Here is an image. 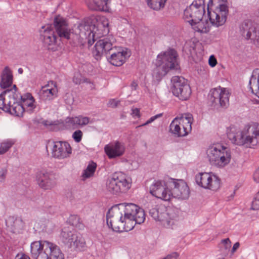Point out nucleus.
<instances>
[{
    "mask_svg": "<svg viewBox=\"0 0 259 259\" xmlns=\"http://www.w3.org/2000/svg\"><path fill=\"white\" fill-rule=\"evenodd\" d=\"M145 220L144 210L133 203L120 204L111 208L107 214V224L117 232H128L136 224H141Z\"/></svg>",
    "mask_w": 259,
    "mask_h": 259,
    "instance_id": "obj_1",
    "label": "nucleus"
},
{
    "mask_svg": "<svg viewBox=\"0 0 259 259\" xmlns=\"http://www.w3.org/2000/svg\"><path fill=\"white\" fill-rule=\"evenodd\" d=\"M114 39L108 36L97 41L93 50L95 58L100 60L104 54L111 51V55L108 59L112 65L120 67L124 64L131 55V51L127 48L122 47H113Z\"/></svg>",
    "mask_w": 259,
    "mask_h": 259,
    "instance_id": "obj_2",
    "label": "nucleus"
},
{
    "mask_svg": "<svg viewBox=\"0 0 259 259\" xmlns=\"http://www.w3.org/2000/svg\"><path fill=\"white\" fill-rule=\"evenodd\" d=\"M227 135L231 142L238 146L256 148L259 146V123L252 121L240 130L234 126L227 130Z\"/></svg>",
    "mask_w": 259,
    "mask_h": 259,
    "instance_id": "obj_3",
    "label": "nucleus"
},
{
    "mask_svg": "<svg viewBox=\"0 0 259 259\" xmlns=\"http://www.w3.org/2000/svg\"><path fill=\"white\" fill-rule=\"evenodd\" d=\"M109 24L108 19L104 16L87 18L78 25L79 35L91 46L96 38L109 33Z\"/></svg>",
    "mask_w": 259,
    "mask_h": 259,
    "instance_id": "obj_4",
    "label": "nucleus"
},
{
    "mask_svg": "<svg viewBox=\"0 0 259 259\" xmlns=\"http://www.w3.org/2000/svg\"><path fill=\"white\" fill-rule=\"evenodd\" d=\"M178 54L174 49L169 48L161 52L157 56L152 75L153 78L159 81L169 70L177 68Z\"/></svg>",
    "mask_w": 259,
    "mask_h": 259,
    "instance_id": "obj_5",
    "label": "nucleus"
},
{
    "mask_svg": "<svg viewBox=\"0 0 259 259\" xmlns=\"http://www.w3.org/2000/svg\"><path fill=\"white\" fill-rule=\"evenodd\" d=\"M20 93L16 85L10 89H7L0 94V109L16 116L21 117L25 107L19 101Z\"/></svg>",
    "mask_w": 259,
    "mask_h": 259,
    "instance_id": "obj_6",
    "label": "nucleus"
},
{
    "mask_svg": "<svg viewBox=\"0 0 259 259\" xmlns=\"http://www.w3.org/2000/svg\"><path fill=\"white\" fill-rule=\"evenodd\" d=\"M31 253L35 259H65L64 254L60 247L47 240L32 242Z\"/></svg>",
    "mask_w": 259,
    "mask_h": 259,
    "instance_id": "obj_7",
    "label": "nucleus"
},
{
    "mask_svg": "<svg viewBox=\"0 0 259 259\" xmlns=\"http://www.w3.org/2000/svg\"><path fill=\"white\" fill-rule=\"evenodd\" d=\"M206 155L210 164L218 168H224L231 161L230 149L219 143L210 145L206 150Z\"/></svg>",
    "mask_w": 259,
    "mask_h": 259,
    "instance_id": "obj_8",
    "label": "nucleus"
},
{
    "mask_svg": "<svg viewBox=\"0 0 259 259\" xmlns=\"http://www.w3.org/2000/svg\"><path fill=\"white\" fill-rule=\"evenodd\" d=\"M228 9L223 0H209L208 14L210 23L216 27L223 25L227 20Z\"/></svg>",
    "mask_w": 259,
    "mask_h": 259,
    "instance_id": "obj_9",
    "label": "nucleus"
},
{
    "mask_svg": "<svg viewBox=\"0 0 259 259\" xmlns=\"http://www.w3.org/2000/svg\"><path fill=\"white\" fill-rule=\"evenodd\" d=\"M61 241L70 248L75 251H83L86 247L85 240L71 227H64L60 236Z\"/></svg>",
    "mask_w": 259,
    "mask_h": 259,
    "instance_id": "obj_10",
    "label": "nucleus"
},
{
    "mask_svg": "<svg viewBox=\"0 0 259 259\" xmlns=\"http://www.w3.org/2000/svg\"><path fill=\"white\" fill-rule=\"evenodd\" d=\"M149 213L155 221L160 222L165 228L174 229L177 225L178 217L173 212H168L163 205L152 208Z\"/></svg>",
    "mask_w": 259,
    "mask_h": 259,
    "instance_id": "obj_11",
    "label": "nucleus"
},
{
    "mask_svg": "<svg viewBox=\"0 0 259 259\" xmlns=\"http://www.w3.org/2000/svg\"><path fill=\"white\" fill-rule=\"evenodd\" d=\"M193 116L191 114H184L176 117L170 124V132L177 137L187 136L192 130Z\"/></svg>",
    "mask_w": 259,
    "mask_h": 259,
    "instance_id": "obj_12",
    "label": "nucleus"
},
{
    "mask_svg": "<svg viewBox=\"0 0 259 259\" xmlns=\"http://www.w3.org/2000/svg\"><path fill=\"white\" fill-rule=\"evenodd\" d=\"M197 184L205 189L216 191L221 187V180L212 172H199L195 176Z\"/></svg>",
    "mask_w": 259,
    "mask_h": 259,
    "instance_id": "obj_13",
    "label": "nucleus"
},
{
    "mask_svg": "<svg viewBox=\"0 0 259 259\" xmlns=\"http://www.w3.org/2000/svg\"><path fill=\"white\" fill-rule=\"evenodd\" d=\"M204 0H194L184 12V19L186 22L200 20L205 14Z\"/></svg>",
    "mask_w": 259,
    "mask_h": 259,
    "instance_id": "obj_14",
    "label": "nucleus"
},
{
    "mask_svg": "<svg viewBox=\"0 0 259 259\" xmlns=\"http://www.w3.org/2000/svg\"><path fill=\"white\" fill-rule=\"evenodd\" d=\"M172 83V92L173 94L180 100H188L191 95L190 85L186 80L181 76H175L171 78Z\"/></svg>",
    "mask_w": 259,
    "mask_h": 259,
    "instance_id": "obj_15",
    "label": "nucleus"
},
{
    "mask_svg": "<svg viewBox=\"0 0 259 259\" xmlns=\"http://www.w3.org/2000/svg\"><path fill=\"white\" fill-rule=\"evenodd\" d=\"M39 36L45 47L53 51L58 50L57 36L51 25L42 26L39 30Z\"/></svg>",
    "mask_w": 259,
    "mask_h": 259,
    "instance_id": "obj_16",
    "label": "nucleus"
},
{
    "mask_svg": "<svg viewBox=\"0 0 259 259\" xmlns=\"http://www.w3.org/2000/svg\"><path fill=\"white\" fill-rule=\"evenodd\" d=\"M169 187L171 188V197L180 200H186L189 197L190 189L184 180L171 179Z\"/></svg>",
    "mask_w": 259,
    "mask_h": 259,
    "instance_id": "obj_17",
    "label": "nucleus"
},
{
    "mask_svg": "<svg viewBox=\"0 0 259 259\" xmlns=\"http://www.w3.org/2000/svg\"><path fill=\"white\" fill-rule=\"evenodd\" d=\"M169 185L163 180H155L150 188V193L155 197L164 201H169L171 198Z\"/></svg>",
    "mask_w": 259,
    "mask_h": 259,
    "instance_id": "obj_18",
    "label": "nucleus"
},
{
    "mask_svg": "<svg viewBox=\"0 0 259 259\" xmlns=\"http://www.w3.org/2000/svg\"><path fill=\"white\" fill-rule=\"evenodd\" d=\"M52 156L63 159L69 157L72 153V148L67 142L56 141L49 144Z\"/></svg>",
    "mask_w": 259,
    "mask_h": 259,
    "instance_id": "obj_19",
    "label": "nucleus"
},
{
    "mask_svg": "<svg viewBox=\"0 0 259 259\" xmlns=\"http://www.w3.org/2000/svg\"><path fill=\"white\" fill-rule=\"evenodd\" d=\"M56 175L46 169L38 171L36 174V181L38 186L44 190H51L56 185Z\"/></svg>",
    "mask_w": 259,
    "mask_h": 259,
    "instance_id": "obj_20",
    "label": "nucleus"
},
{
    "mask_svg": "<svg viewBox=\"0 0 259 259\" xmlns=\"http://www.w3.org/2000/svg\"><path fill=\"white\" fill-rule=\"evenodd\" d=\"M230 95L228 89L219 86L210 91V99L214 103L219 102L222 107H226L229 105Z\"/></svg>",
    "mask_w": 259,
    "mask_h": 259,
    "instance_id": "obj_21",
    "label": "nucleus"
},
{
    "mask_svg": "<svg viewBox=\"0 0 259 259\" xmlns=\"http://www.w3.org/2000/svg\"><path fill=\"white\" fill-rule=\"evenodd\" d=\"M54 25L57 34L60 37L67 39L70 38L71 30L68 28L67 23L63 18L60 16L56 17Z\"/></svg>",
    "mask_w": 259,
    "mask_h": 259,
    "instance_id": "obj_22",
    "label": "nucleus"
},
{
    "mask_svg": "<svg viewBox=\"0 0 259 259\" xmlns=\"http://www.w3.org/2000/svg\"><path fill=\"white\" fill-rule=\"evenodd\" d=\"M104 150L109 158H113L122 155L125 151V147L123 143L115 141L106 145Z\"/></svg>",
    "mask_w": 259,
    "mask_h": 259,
    "instance_id": "obj_23",
    "label": "nucleus"
},
{
    "mask_svg": "<svg viewBox=\"0 0 259 259\" xmlns=\"http://www.w3.org/2000/svg\"><path fill=\"white\" fill-rule=\"evenodd\" d=\"M58 89L53 81H50L47 84L42 87L39 91V96L44 100H51L57 96Z\"/></svg>",
    "mask_w": 259,
    "mask_h": 259,
    "instance_id": "obj_24",
    "label": "nucleus"
},
{
    "mask_svg": "<svg viewBox=\"0 0 259 259\" xmlns=\"http://www.w3.org/2000/svg\"><path fill=\"white\" fill-rule=\"evenodd\" d=\"M90 118L82 115L67 117L65 120V125L68 128H78L87 125L90 122Z\"/></svg>",
    "mask_w": 259,
    "mask_h": 259,
    "instance_id": "obj_25",
    "label": "nucleus"
},
{
    "mask_svg": "<svg viewBox=\"0 0 259 259\" xmlns=\"http://www.w3.org/2000/svg\"><path fill=\"white\" fill-rule=\"evenodd\" d=\"M114 175L120 186L121 193L127 192L132 186V180L131 178L121 172H115Z\"/></svg>",
    "mask_w": 259,
    "mask_h": 259,
    "instance_id": "obj_26",
    "label": "nucleus"
},
{
    "mask_svg": "<svg viewBox=\"0 0 259 259\" xmlns=\"http://www.w3.org/2000/svg\"><path fill=\"white\" fill-rule=\"evenodd\" d=\"M0 87L3 89H7L11 86L13 81V76L12 70L7 66L5 67L1 73Z\"/></svg>",
    "mask_w": 259,
    "mask_h": 259,
    "instance_id": "obj_27",
    "label": "nucleus"
},
{
    "mask_svg": "<svg viewBox=\"0 0 259 259\" xmlns=\"http://www.w3.org/2000/svg\"><path fill=\"white\" fill-rule=\"evenodd\" d=\"M195 31L200 33H206L209 31L210 25L207 20L202 18L200 20L188 22Z\"/></svg>",
    "mask_w": 259,
    "mask_h": 259,
    "instance_id": "obj_28",
    "label": "nucleus"
},
{
    "mask_svg": "<svg viewBox=\"0 0 259 259\" xmlns=\"http://www.w3.org/2000/svg\"><path fill=\"white\" fill-rule=\"evenodd\" d=\"M19 101L26 111L31 112L36 107L35 100L30 93H25L23 95L20 94Z\"/></svg>",
    "mask_w": 259,
    "mask_h": 259,
    "instance_id": "obj_29",
    "label": "nucleus"
},
{
    "mask_svg": "<svg viewBox=\"0 0 259 259\" xmlns=\"http://www.w3.org/2000/svg\"><path fill=\"white\" fill-rule=\"evenodd\" d=\"M109 0H89L87 3L89 8L92 10L107 11L108 2Z\"/></svg>",
    "mask_w": 259,
    "mask_h": 259,
    "instance_id": "obj_30",
    "label": "nucleus"
},
{
    "mask_svg": "<svg viewBox=\"0 0 259 259\" xmlns=\"http://www.w3.org/2000/svg\"><path fill=\"white\" fill-rule=\"evenodd\" d=\"M106 187L108 191L112 194L121 193V189L116 181L114 174L107 180Z\"/></svg>",
    "mask_w": 259,
    "mask_h": 259,
    "instance_id": "obj_31",
    "label": "nucleus"
},
{
    "mask_svg": "<svg viewBox=\"0 0 259 259\" xmlns=\"http://www.w3.org/2000/svg\"><path fill=\"white\" fill-rule=\"evenodd\" d=\"M97 165L93 161L89 162L87 168L83 170L82 174V177L83 179H88L93 177L96 170Z\"/></svg>",
    "mask_w": 259,
    "mask_h": 259,
    "instance_id": "obj_32",
    "label": "nucleus"
},
{
    "mask_svg": "<svg viewBox=\"0 0 259 259\" xmlns=\"http://www.w3.org/2000/svg\"><path fill=\"white\" fill-rule=\"evenodd\" d=\"M167 0H147L148 6L154 10H159L164 8Z\"/></svg>",
    "mask_w": 259,
    "mask_h": 259,
    "instance_id": "obj_33",
    "label": "nucleus"
},
{
    "mask_svg": "<svg viewBox=\"0 0 259 259\" xmlns=\"http://www.w3.org/2000/svg\"><path fill=\"white\" fill-rule=\"evenodd\" d=\"M249 86L251 92L259 98V75L257 79L254 76L250 78Z\"/></svg>",
    "mask_w": 259,
    "mask_h": 259,
    "instance_id": "obj_34",
    "label": "nucleus"
},
{
    "mask_svg": "<svg viewBox=\"0 0 259 259\" xmlns=\"http://www.w3.org/2000/svg\"><path fill=\"white\" fill-rule=\"evenodd\" d=\"M13 144L14 142L12 140H7L2 143L0 146V155L6 152Z\"/></svg>",
    "mask_w": 259,
    "mask_h": 259,
    "instance_id": "obj_35",
    "label": "nucleus"
},
{
    "mask_svg": "<svg viewBox=\"0 0 259 259\" xmlns=\"http://www.w3.org/2000/svg\"><path fill=\"white\" fill-rule=\"evenodd\" d=\"M251 208L253 210L259 209V191L253 197L251 204Z\"/></svg>",
    "mask_w": 259,
    "mask_h": 259,
    "instance_id": "obj_36",
    "label": "nucleus"
},
{
    "mask_svg": "<svg viewBox=\"0 0 259 259\" xmlns=\"http://www.w3.org/2000/svg\"><path fill=\"white\" fill-rule=\"evenodd\" d=\"M221 248H224L226 250H229L231 246V242L229 238H226L222 240L220 244Z\"/></svg>",
    "mask_w": 259,
    "mask_h": 259,
    "instance_id": "obj_37",
    "label": "nucleus"
},
{
    "mask_svg": "<svg viewBox=\"0 0 259 259\" xmlns=\"http://www.w3.org/2000/svg\"><path fill=\"white\" fill-rule=\"evenodd\" d=\"M83 136L82 132L79 130H76L72 134V138L76 143H79L81 141Z\"/></svg>",
    "mask_w": 259,
    "mask_h": 259,
    "instance_id": "obj_38",
    "label": "nucleus"
},
{
    "mask_svg": "<svg viewBox=\"0 0 259 259\" xmlns=\"http://www.w3.org/2000/svg\"><path fill=\"white\" fill-rule=\"evenodd\" d=\"M208 64L211 67H214L217 64V60L213 55H211L208 59Z\"/></svg>",
    "mask_w": 259,
    "mask_h": 259,
    "instance_id": "obj_39",
    "label": "nucleus"
},
{
    "mask_svg": "<svg viewBox=\"0 0 259 259\" xmlns=\"http://www.w3.org/2000/svg\"><path fill=\"white\" fill-rule=\"evenodd\" d=\"M119 103V101L118 100L116 99H111L108 103V106L111 108H115L118 106Z\"/></svg>",
    "mask_w": 259,
    "mask_h": 259,
    "instance_id": "obj_40",
    "label": "nucleus"
},
{
    "mask_svg": "<svg viewBox=\"0 0 259 259\" xmlns=\"http://www.w3.org/2000/svg\"><path fill=\"white\" fill-rule=\"evenodd\" d=\"M81 74L77 72L75 74L73 78V82L76 84H79L81 82Z\"/></svg>",
    "mask_w": 259,
    "mask_h": 259,
    "instance_id": "obj_41",
    "label": "nucleus"
},
{
    "mask_svg": "<svg viewBox=\"0 0 259 259\" xmlns=\"http://www.w3.org/2000/svg\"><path fill=\"white\" fill-rule=\"evenodd\" d=\"M179 257V254L176 252H174L170 254H168L165 256L164 259H178Z\"/></svg>",
    "mask_w": 259,
    "mask_h": 259,
    "instance_id": "obj_42",
    "label": "nucleus"
},
{
    "mask_svg": "<svg viewBox=\"0 0 259 259\" xmlns=\"http://www.w3.org/2000/svg\"><path fill=\"white\" fill-rule=\"evenodd\" d=\"M7 170L6 169H2L0 170V182H3L5 181Z\"/></svg>",
    "mask_w": 259,
    "mask_h": 259,
    "instance_id": "obj_43",
    "label": "nucleus"
},
{
    "mask_svg": "<svg viewBox=\"0 0 259 259\" xmlns=\"http://www.w3.org/2000/svg\"><path fill=\"white\" fill-rule=\"evenodd\" d=\"M255 33V28L253 27H249L246 33V38L249 39L252 36V33Z\"/></svg>",
    "mask_w": 259,
    "mask_h": 259,
    "instance_id": "obj_44",
    "label": "nucleus"
},
{
    "mask_svg": "<svg viewBox=\"0 0 259 259\" xmlns=\"http://www.w3.org/2000/svg\"><path fill=\"white\" fill-rule=\"evenodd\" d=\"M162 115L161 114H159L158 115H156L155 116L151 117L148 120L146 121V122L143 124V125H147L152 121H153L155 119H156L157 117H160Z\"/></svg>",
    "mask_w": 259,
    "mask_h": 259,
    "instance_id": "obj_45",
    "label": "nucleus"
},
{
    "mask_svg": "<svg viewBox=\"0 0 259 259\" xmlns=\"http://www.w3.org/2000/svg\"><path fill=\"white\" fill-rule=\"evenodd\" d=\"M253 179L256 182L259 183V167L253 174Z\"/></svg>",
    "mask_w": 259,
    "mask_h": 259,
    "instance_id": "obj_46",
    "label": "nucleus"
},
{
    "mask_svg": "<svg viewBox=\"0 0 259 259\" xmlns=\"http://www.w3.org/2000/svg\"><path fill=\"white\" fill-rule=\"evenodd\" d=\"M132 115L133 116H136L137 117H140V110L138 108H135L132 109Z\"/></svg>",
    "mask_w": 259,
    "mask_h": 259,
    "instance_id": "obj_47",
    "label": "nucleus"
},
{
    "mask_svg": "<svg viewBox=\"0 0 259 259\" xmlns=\"http://www.w3.org/2000/svg\"><path fill=\"white\" fill-rule=\"evenodd\" d=\"M17 257L18 259H31L28 255L24 253L19 254Z\"/></svg>",
    "mask_w": 259,
    "mask_h": 259,
    "instance_id": "obj_48",
    "label": "nucleus"
},
{
    "mask_svg": "<svg viewBox=\"0 0 259 259\" xmlns=\"http://www.w3.org/2000/svg\"><path fill=\"white\" fill-rule=\"evenodd\" d=\"M75 220L76 222H73L72 223V225H75V226H76L77 225V224L76 223L78 222L79 220V218L78 216L77 215H72L70 217V220Z\"/></svg>",
    "mask_w": 259,
    "mask_h": 259,
    "instance_id": "obj_49",
    "label": "nucleus"
},
{
    "mask_svg": "<svg viewBox=\"0 0 259 259\" xmlns=\"http://www.w3.org/2000/svg\"><path fill=\"white\" fill-rule=\"evenodd\" d=\"M239 245L240 244L239 242H236L233 246V248L232 249V252L234 253V252H235L236 250L239 248Z\"/></svg>",
    "mask_w": 259,
    "mask_h": 259,
    "instance_id": "obj_50",
    "label": "nucleus"
},
{
    "mask_svg": "<svg viewBox=\"0 0 259 259\" xmlns=\"http://www.w3.org/2000/svg\"><path fill=\"white\" fill-rule=\"evenodd\" d=\"M131 86L133 89L136 90L138 86V84L135 82H133L131 84Z\"/></svg>",
    "mask_w": 259,
    "mask_h": 259,
    "instance_id": "obj_51",
    "label": "nucleus"
},
{
    "mask_svg": "<svg viewBox=\"0 0 259 259\" xmlns=\"http://www.w3.org/2000/svg\"><path fill=\"white\" fill-rule=\"evenodd\" d=\"M200 71H203L204 73H207V68L203 67L202 69H200Z\"/></svg>",
    "mask_w": 259,
    "mask_h": 259,
    "instance_id": "obj_52",
    "label": "nucleus"
},
{
    "mask_svg": "<svg viewBox=\"0 0 259 259\" xmlns=\"http://www.w3.org/2000/svg\"><path fill=\"white\" fill-rule=\"evenodd\" d=\"M18 72L20 73V74H22L23 73V69L22 68H19L18 69Z\"/></svg>",
    "mask_w": 259,
    "mask_h": 259,
    "instance_id": "obj_53",
    "label": "nucleus"
},
{
    "mask_svg": "<svg viewBox=\"0 0 259 259\" xmlns=\"http://www.w3.org/2000/svg\"><path fill=\"white\" fill-rule=\"evenodd\" d=\"M246 25L247 26H249V25H251V23H246Z\"/></svg>",
    "mask_w": 259,
    "mask_h": 259,
    "instance_id": "obj_54",
    "label": "nucleus"
}]
</instances>
